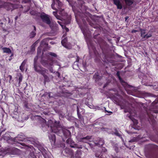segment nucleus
Here are the masks:
<instances>
[{
  "instance_id": "1",
  "label": "nucleus",
  "mask_w": 158,
  "mask_h": 158,
  "mask_svg": "<svg viewBox=\"0 0 158 158\" xmlns=\"http://www.w3.org/2000/svg\"><path fill=\"white\" fill-rule=\"evenodd\" d=\"M47 125L48 127H50L51 130V133H49L48 137L52 144L55 143L56 138L54 133L60 136H61L63 134L66 138L69 137L71 136V133L67 129L63 130L59 126V123L56 121H53L51 120H49Z\"/></svg>"
},
{
  "instance_id": "2",
  "label": "nucleus",
  "mask_w": 158,
  "mask_h": 158,
  "mask_svg": "<svg viewBox=\"0 0 158 158\" xmlns=\"http://www.w3.org/2000/svg\"><path fill=\"white\" fill-rule=\"evenodd\" d=\"M83 1H80L78 3L80 5H79L78 7L76 6V3L73 4L70 2H69V4L72 6L73 10L74 13L76 21L78 24H80L81 22L85 23L86 21H89V14L86 12L85 13V11H83L82 10V8L84 7V6L83 5Z\"/></svg>"
},
{
  "instance_id": "3",
  "label": "nucleus",
  "mask_w": 158,
  "mask_h": 158,
  "mask_svg": "<svg viewBox=\"0 0 158 158\" xmlns=\"http://www.w3.org/2000/svg\"><path fill=\"white\" fill-rule=\"evenodd\" d=\"M99 35L98 34L94 35V38L96 40L97 42L99 44L100 48L102 49V52L105 56H106L108 52V45L107 43L105 42L101 38H98V36Z\"/></svg>"
},
{
  "instance_id": "4",
  "label": "nucleus",
  "mask_w": 158,
  "mask_h": 158,
  "mask_svg": "<svg viewBox=\"0 0 158 158\" xmlns=\"http://www.w3.org/2000/svg\"><path fill=\"white\" fill-rule=\"evenodd\" d=\"M14 141L16 142L21 145L25 147L27 149L29 148V146L27 144L30 141L25 138L24 135H18V136L14 139Z\"/></svg>"
},
{
  "instance_id": "5",
  "label": "nucleus",
  "mask_w": 158,
  "mask_h": 158,
  "mask_svg": "<svg viewBox=\"0 0 158 158\" xmlns=\"http://www.w3.org/2000/svg\"><path fill=\"white\" fill-rule=\"evenodd\" d=\"M23 8L22 5L19 4H13L8 2H4L3 4V8H4L7 10L12 11L15 9L18 8Z\"/></svg>"
},
{
  "instance_id": "6",
  "label": "nucleus",
  "mask_w": 158,
  "mask_h": 158,
  "mask_svg": "<svg viewBox=\"0 0 158 158\" xmlns=\"http://www.w3.org/2000/svg\"><path fill=\"white\" fill-rule=\"evenodd\" d=\"M62 3L59 0H53V2L51 5L52 8L56 10H59V14L64 11V9L62 8Z\"/></svg>"
},
{
  "instance_id": "7",
  "label": "nucleus",
  "mask_w": 158,
  "mask_h": 158,
  "mask_svg": "<svg viewBox=\"0 0 158 158\" xmlns=\"http://www.w3.org/2000/svg\"><path fill=\"white\" fill-rule=\"evenodd\" d=\"M151 150L150 153V158H158V146L155 144H152L149 146Z\"/></svg>"
},
{
  "instance_id": "8",
  "label": "nucleus",
  "mask_w": 158,
  "mask_h": 158,
  "mask_svg": "<svg viewBox=\"0 0 158 158\" xmlns=\"http://www.w3.org/2000/svg\"><path fill=\"white\" fill-rule=\"evenodd\" d=\"M35 15L40 16L43 22L48 25H50L51 21L50 19V16L46 14L44 12L37 13H35Z\"/></svg>"
},
{
  "instance_id": "9",
  "label": "nucleus",
  "mask_w": 158,
  "mask_h": 158,
  "mask_svg": "<svg viewBox=\"0 0 158 158\" xmlns=\"http://www.w3.org/2000/svg\"><path fill=\"white\" fill-rule=\"evenodd\" d=\"M33 65L35 71L39 74H44V73H47L48 72L47 69L42 67L39 64Z\"/></svg>"
},
{
  "instance_id": "10",
  "label": "nucleus",
  "mask_w": 158,
  "mask_h": 158,
  "mask_svg": "<svg viewBox=\"0 0 158 158\" xmlns=\"http://www.w3.org/2000/svg\"><path fill=\"white\" fill-rule=\"evenodd\" d=\"M116 74L119 79L120 82L122 85L124 87L125 89L127 91V93H128L127 91L128 89L127 88H131L132 87V86L128 85L122 79L120 75V72L119 71H118L117 72Z\"/></svg>"
},
{
  "instance_id": "11",
  "label": "nucleus",
  "mask_w": 158,
  "mask_h": 158,
  "mask_svg": "<svg viewBox=\"0 0 158 158\" xmlns=\"http://www.w3.org/2000/svg\"><path fill=\"white\" fill-rule=\"evenodd\" d=\"M48 60L42 59L41 61V64L44 66L47 67L48 66H52L53 64V59L48 57Z\"/></svg>"
},
{
  "instance_id": "12",
  "label": "nucleus",
  "mask_w": 158,
  "mask_h": 158,
  "mask_svg": "<svg viewBox=\"0 0 158 158\" xmlns=\"http://www.w3.org/2000/svg\"><path fill=\"white\" fill-rule=\"evenodd\" d=\"M7 152L11 155H18L20 152V150L15 148H10L7 149Z\"/></svg>"
},
{
  "instance_id": "13",
  "label": "nucleus",
  "mask_w": 158,
  "mask_h": 158,
  "mask_svg": "<svg viewBox=\"0 0 158 158\" xmlns=\"http://www.w3.org/2000/svg\"><path fill=\"white\" fill-rule=\"evenodd\" d=\"M64 152L67 156L71 158L73 157V152L71 149L68 148H66L64 150Z\"/></svg>"
},
{
  "instance_id": "14",
  "label": "nucleus",
  "mask_w": 158,
  "mask_h": 158,
  "mask_svg": "<svg viewBox=\"0 0 158 158\" xmlns=\"http://www.w3.org/2000/svg\"><path fill=\"white\" fill-rule=\"evenodd\" d=\"M94 144L95 146L101 147L104 144V141L102 138H98L96 140Z\"/></svg>"
},
{
  "instance_id": "15",
  "label": "nucleus",
  "mask_w": 158,
  "mask_h": 158,
  "mask_svg": "<svg viewBox=\"0 0 158 158\" xmlns=\"http://www.w3.org/2000/svg\"><path fill=\"white\" fill-rule=\"evenodd\" d=\"M51 40V38L49 37L44 39L41 41L40 43V46L41 47L43 46L47 47L48 45L49 40Z\"/></svg>"
},
{
  "instance_id": "16",
  "label": "nucleus",
  "mask_w": 158,
  "mask_h": 158,
  "mask_svg": "<svg viewBox=\"0 0 158 158\" xmlns=\"http://www.w3.org/2000/svg\"><path fill=\"white\" fill-rule=\"evenodd\" d=\"M2 138L5 140L8 143H10V141L14 142V139L10 138V135L8 134H6L3 135Z\"/></svg>"
},
{
  "instance_id": "17",
  "label": "nucleus",
  "mask_w": 158,
  "mask_h": 158,
  "mask_svg": "<svg viewBox=\"0 0 158 158\" xmlns=\"http://www.w3.org/2000/svg\"><path fill=\"white\" fill-rule=\"evenodd\" d=\"M113 3L117 6L118 9H121L122 8V5L120 0H113Z\"/></svg>"
},
{
  "instance_id": "18",
  "label": "nucleus",
  "mask_w": 158,
  "mask_h": 158,
  "mask_svg": "<svg viewBox=\"0 0 158 158\" xmlns=\"http://www.w3.org/2000/svg\"><path fill=\"white\" fill-rule=\"evenodd\" d=\"M32 26L34 28V30L32 31L30 34L29 36L30 38H33L36 35V27L34 26Z\"/></svg>"
},
{
  "instance_id": "19",
  "label": "nucleus",
  "mask_w": 158,
  "mask_h": 158,
  "mask_svg": "<svg viewBox=\"0 0 158 158\" xmlns=\"http://www.w3.org/2000/svg\"><path fill=\"white\" fill-rule=\"evenodd\" d=\"M152 36V33L151 32H149L143 36L142 39L143 40V41L144 40L147 39L148 38L151 37Z\"/></svg>"
},
{
  "instance_id": "20",
  "label": "nucleus",
  "mask_w": 158,
  "mask_h": 158,
  "mask_svg": "<svg viewBox=\"0 0 158 158\" xmlns=\"http://www.w3.org/2000/svg\"><path fill=\"white\" fill-rule=\"evenodd\" d=\"M67 38H65L61 41L62 45L65 48H68V45H67Z\"/></svg>"
},
{
  "instance_id": "21",
  "label": "nucleus",
  "mask_w": 158,
  "mask_h": 158,
  "mask_svg": "<svg viewBox=\"0 0 158 158\" xmlns=\"http://www.w3.org/2000/svg\"><path fill=\"white\" fill-rule=\"evenodd\" d=\"M147 115L148 117V120L150 122L151 121L152 123H153L155 122V120L154 118V116L152 114H149L148 113H147Z\"/></svg>"
},
{
  "instance_id": "22",
  "label": "nucleus",
  "mask_w": 158,
  "mask_h": 158,
  "mask_svg": "<svg viewBox=\"0 0 158 158\" xmlns=\"http://www.w3.org/2000/svg\"><path fill=\"white\" fill-rule=\"evenodd\" d=\"M77 113L78 116V118L80 119L81 121L84 120L83 116L81 114L79 111V109L78 106L77 107Z\"/></svg>"
},
{
  "instance_id": "23",
  "label": "nucleus",
  "mask_w": 158,
  "mask_h": 158,
  "mask_svg": "<svg viewBox=\"0 0 158 158\" xmlns=\"http://www.w3.org/2000/svg\"><path fill=\"white\" fill-rule=\"evenodd\" d=\"M93 78L95 80L96 82H97L100 80V76L98 72L95 73L93 76Z\"/></svg>"
},
{
  "instance_id": "24",
  "label": "nucleus",
  "mask_w": 158,
  "mask_h": 158,
  "mask_svg": "<svg viewBox=\"0 0 158 158\" xmlns=\"http://www.w3.org/2000/svg\"><path fill=\"white\" fill-rule=\"evenodd\" d=\"M114 131H113L112 132L114 135L120 138H122L121 135L119 133L117 129L114 128Z\"/></svg>"
},
{
  "instance_id": "25",
  "label": "nucleus",
  "mask_w": 158,
  "mask_h": 158,
  "mask_svg": "<svg viewBox=\"0 0 158 158\" xmlns=\"http://www.w3.org/2000/svg\"><path fill=\"white\" fill-rule=\"evenodd\" d=\"M91 136L88 135L86 137L80 139L79 141L80 142H84L85 143H86V142L85 141H84V140L85 139H86L88 140L90 139H91Z\"/></svg>"
},
{
  "instance_id": "26",
  "label": "nucleus",
  "mask_w": 158,
  "mask_h": 158,
  "mask_svg": "<svg viewBox=\"0 0 158 158\" xmlns=\"http://www.w3.org/2000/svg\"><path fill=\"white\" fill-rule=\"evenodd\" d=\"M2 49L3 53L9 54L11 52V51L10 48L4 47L2 48Z\"/></svg>"
},
{
  "instance_id": "27",
  "label": "nucleus",
  "mask_w": 158,
  "mask_h": 158,
  "mask_svg": "<svg viewBox=\"0 0 158 158\" xmlns=\"http://www.w3.org/2000/svg\"><path fill=\"white\" fill-rule=\"evenodd\" d=\"M12 114H16V116H13V117L15 118V119H17L19 121H20L22 120V119H20L19 118V117L18 116V114H19L17 112L15 111Z\"/></svg>"
},
{
  "instance_id": "28",
  "label": "nucleus",
  "mask_w": 158,
  "mask_h": 158,
  "mask_svg": "<svg viewBox=\"0 0 158 158\" xmlns=\"http://www.w3.org/2000/svg\"><path fill=\"white\" fill-rule=\"evenodd\" d=\"M46 73H44V74H42L44 77V82H48L50 81L49 78V77L46 75H45Z\"/></svg>"
},
{
  "instance_id": "29",
  "label": "nucleus",
  "mask_w": 158,
  "mask_h": 158,
  "mask_svg": "<svg viewBox=\"0 0 158 158\" xmlns=\"http://www.w3.org/2000/svg\"><path fill=\"white\" fill-rule=\"evenodd\" d=\"M128 6L132 5L134 3L133 0H124Z\"/></svg>"
},
{
  "instance_id": "30",
  "label": "nucleus",
  "mask_w": 158,
  "mask_h": 158,
  "mask_svg": "<svg viewBox=\"0 0 158 158\" xmlns=\"http://www.w3.org/2000/svg\"><path fill=\"white\" fill-rule=\"evenodd\" d=\"M140 31L141 32L140 34V36L141 37H142V39L143 37V36H144L145 35V34L146 33L145 32V30L142 29H140Z\"/></svg>"
},
{
  "instance_id": "31",
  "label": "nucleus",
  "mask_w": 158,
  "mask_h": 158,
  "mask_svg": "<svg viewBox=\"0 0 158 158\" xmlns=\"http://www.w3.org/2000/svg\"><path fill=\"white\" fill-rule=\"evenodd\" d=\"M81 152H77L75 154V157L76 158H81Z\"/></svg>"
},
{
  "instance_id": "32",
  "label": "nucleus",
  "mask_w": 158,
  "mask_h": 158,
  "mask_svg": "<svg viewBox=\"0 0 158 158\" xmlns=\"http://www.w3.org/2000/svg\"><path fill=\"white\" fill-rule=\"evenodd\" d=\"M14 56V54L12 53L11 55L9 56V58H8L7 57H6V60L7 61H11L13 59V57Z\"/></svg>"
},
{
  "instance_id": "33",
  "label": "nucleus",
  "mask_w": 158,
  "mask_h": 158,
  "mask_svg": "<svg viewBox=\"0 0 158 158\" xmlns=\"http://www.w3.org/2000/svg\"><path fill=\"white\" fill-rule=\"evenodd\" d=\"M22 78L23 77L22 75H21L19 77V82L18 84V86H20L21 83L22 81Z\"/></svg>"
},
{
  "instance_id": "34",
  "label": "nucleus",
  "mask_w": 158,
  "mask_h": 158,
  "mask_svg": "<svg viewBox=\"0 0 158 158\" xmlns=\"http://www.w3.org/2000/svg\"><path fill=\"white\" fill-rule=\"evenodd\" d=\"M158 103V98H156L155 100L152 103V106H154L156 104Z\"/></svg>"
},
{
  "instance_id": "35",
  "label": "nucleus",
  "mask_w": 158,
  "mask_h": 158,
  "mask_svg": "<svg viewBox=\"0 0 158 158\" xmlns=\"http://www.w3.org/2000/svg\"><path fill=\"white\" fill-rule=\"evenodd\" d=\"M48 54L54 57H57V55L55 54V53L52 52H49L48 53Z\"/></svg>"
},
{
  "instance_id": "36",
  "label": "nucleus",
  "mask_w": 158,
  "mask_h": 158,
  "mask_svg": "<svg viewBox=\"0 0 158 158\" xmlns=\"http://www.w3.org/2000/svg\"><path fill=\"white\" fill-rule=\"evenodd\" d=\"M29 155L33 158H36V156L35 155V154L33 152H31L30 153Z\"/></svg>"
},
{
  "instance_id": "37",
  "label": "nucleus",
  "mask_w": 158,
  "mask_h": 158,
  "mask_svg": "<svg viewBox=\"0 0 158 158\" xmlns=\"http://www.w3.org/2000/svg\"><path fill=\"white\" fill-rule=\"evenodd\" d=\"M71 21V18L70 17H69L66 20L65 22L67 24H69L70 23Z\"/></svg>"
},
{
  "instance_id": "38",
  "label": "nucleus",
  "mask_w": 158,
  "mask_h": 158,
  "mask_svg": "<svg viewBox=\"0 0 158 158\" xmlns=\"http://www.w3.org/2000/svg\"><path fill=\"white\" fill-rule=\"evenodd\" d=\"M37 59H38V58L37 56L36 57H35L34 58V60L33 65H34L35 64H38L37 62Z\"/></svg>"
},
{
  "instance_id": "39",
  "label": "nucleus",
  "mask_w": 158,
  "mask_h": 158,
  "mask_svg": "<svg viewBox=\"0 0 158 158\" xmlns=\"http://www.w3.org/2000/svg\"><path fill=\"white\" fill-rule=\"evenodd\" d=\"M27 60L25 59V60H24V61L22 63L21 65L24 67L27 62Z\"/></svg>"
},
{
  "instance_id": "40",
  "label": "nucleus",
  "mask_w": 158,
  "mask_h": 158,
  "mask_svg": "<svg viewBox=\"0 0 158 158\" xmlns=\"http://www.w3.org/2000/svg\"><path fill=\"white\" fill-rule=\"evenodd\" d=\"M0 26H1V27L3 29V30H5L4 29V24L3 23L1 22V21H0Z\"/></svg>"
},
{
  "instance_id": "41",
  "label": "nucleus",
  "mask_w": 158,
  "mask_h": 158,
  "mask_svg": "<svg viewBox=\"0 0 158 158\" xmlns=\"http://www.w3.org/2000/svg\"><path fill=\"white\" fill-rule=\"evenodd\" d=\"M41 48L42 47L40 46L37 49V53L38 54L41 53Z\"/></svg>"
},
{
  "instance_id": "42",
  "label": "nucleus",
  "mask_w": 158,
  "mask_h": 158,
  "mask_svg": "<svg viewBox=\"0 0 158 158\" xmlns=\"http://www.w3.org/2000/svg\"><path fill=\"white\" fill-rule=\"evenodd\" d=\"M4 2L1 0H0V8H3Z\"/></svg>"
},
{
  "instance_id": "43",
  "label": "nucleus",
  "mask_w": 158,
  "mask_h": 158,
  "mask_svg": "<svg viewBox=\"0 0 158 158\" xmlns=\"http://www.w3.org/2000/svg\"><path fill=\"white\" fill-rule=\"evenodd\" d=\"M133 121L134 123V125H136L138 123V120H137L136 119H134V120H133Z\"/></svg>"
},
{
  "instance_id": "44",
  "label": "nucleus",
  "mask_w": 158,
  "mask_h": 158,
  "mask_svg": "<svg viewBox=\"0 0 158 158\" xmlns=\"http://www.w3.org/2000/svg\"><path fill=\"white\" fill-rule=\"evenodd\" d=\"M24 67L23 66H22L21 65L20 66L19 69L21 70V72H23L24 71Z\"/></svg>"
},
{
  "instance_id": "45",
  "label": "nucleus",
  "mask_w": 158,
  "mask_h": 158,
  "mask_svg": "<svg viewBox=\"0 0 158 158\" xmlns=\"http://www.w3.org/2000/svg\"><path fill=\"white\" fill-rule=\"evenodd\" d=\"M57 22L63 28H64V25L63 24V23L62 22L58 21Z\"/></svg>"
},
{
  "instance_id": "46",
  "label": "nucleus",
  "mask_w": 158,
  "mask_h": 158,
  "mask_svg": "<svg viewBox=\"0 0 158 158\" xmlns=\"http://www.w3.org/2000/svg\"><path fill=\"white\" fill-rule=\"evenodd\" d=\"M63 29H64L66 31V32H68L69 31V29L68 28H67V27H66L65 25H64V28Z\"/></svg>"
},
{
  "instance_id": "47",
  "label": "nucleus",
  "mask_w": 158,
  "mask_h": 158,
  "mask_svg": "<svg viewBox=\"0 0 158 158\" xmlns=\"http://www.w3.org/2000/svg\"><path fill=\"white\" fill-rule=\"evenodd\" d=\"M107 151V149L104 147H103L102 149V152H105Z\"/></svg>"
},
{
  "instance_id": "48",
  "label": "nucleus",
  "mask_w": 158,
  "mask_h": 158,
  "mask_svg": "<svg viewBox=\"0 0 158 158\" xmlns=\"http://www.w3.org/2000/svg\"><path fill=\"white\" fill-rule=\"evenodd\" d=\"M55 17L57 19L59 20H61V17L60 16L58 15L56 16Z\"/></svg>"
},
{
  "instance_id": "49",
  "label": "nucleus",
  "mask_w": 158,
  "mask_h": 158,
  "mask_svg": "<svg viewBox=\"0 0 158 158\" xmlns=\"http://www.w3.org/2000/svg\"><path fill=\"white\" fill-rule=\"evenodd\" d=\"M94 54L96 55V56H100V55L96 51V50H94Z\"/></svg>"
},
{
  "instance_id": "50",
  "label": "nucleus",
  "mask_w": 158,
  "mask_h": 158,
  "mask_svg": "<svg viewBox=\"0 0 158 158\" xmlns=\"http://www.w3.org/2000/svg\"><path fill=\"white\" fill-rule=\"evenodd\" d=\"M114 150L117 153L118 152L119 149L118 148L115 147H114Z\"/></svg>"
},
{
  "instance_id": "51",
  "label": "nucleus",
  "mask_w": 158,
  "mask_h": 158,
  "mask_svg": "<svg viewBox=\"0 0 158 158\" xmlns=\"http://www.w3.org/2000/svg\"><path fill=\"white\" fill-rule=\"evenodd\" d=\"M59 10H56V11H53V15L55 16H56L57 14V12Z\"/></svg>"
},
{
  "instance_id": "52",
  "label": "nucleus",
  "mask_w": 158,
  "mask_h": 158,
  "mask_svg": "<svg viewBox=\"0 0 158 158\" xmlns=\"http://www.w3.org/2000/svg\"><path fill=\"white\" fill-rule=\"evenodd\" d=\"M24 106L27 108H28L27 105V102H25L24 103Z\"/></svg>"
},
{
  "instance_id": "53",
  "label": "nucleus",
  "mask_w": 158,
  "mask_h": 158,
  "mask_svg": "<svg viewBox=\"0 0 158 158\" xmlns=\"http://www.w3.org/2000/svg\"><path fill=\"white\" fill-rule=\"evenodd\" d=\"M108 83L107 82L103 86V88L104 89L108 85Z\"/></svg>"
},
{
  "instance_id": "54",
  "label": "nucleus",
  "mask_w": 158,
  "mask_h": 158,
  "mask_svg": "<svg viewBox=\"0 0 158 158\" xmlns=\"http://www.w3.org/2000/svg\"><path fill=\"white\" fill-rule=\"evenodd\" d=\"M80 58L78 56H77V58L76 60V62H78L79 61Z\"/></svg>"
},
{
  "instance_id": "55",
  "label": "nucleus",
  "mask_w": 158,
  "mask_h": 158,
  "mask_svg": "<svg viewBox=\"0 0 158 158\" xmlns=\"http://www.w3.org/2000/svg\"><path fill=\"white\" fill-rule=\"evenodd\" d=\"M138 31L135 30H133L131 31V33H136L137 32H138Z\"/></svg>"
},
{
  "instance_id": "56",
  "label": "nucleus",
  "mask_w": 158,
  "mask_h": 158,
  "mask_svg": "<svg viewBox=\"0 0 158 158\" xmlns=\"http://www.w3.org/2000/svg\"><path fill=\"white\" fill-rule=\"evenodd\" d=\"M49 70L50 72H51L52 73L53 72V70L52 67H50V68H49Z\"/></svg>"
},
{
  "instance_id": "57",
  "label": "nucleus",
  "mask_w": 158,
  "mask_h": 158,
  "mask_svg": "<svg viewBox=\"0 0 158 158\" xmlns=\"http://www.w3.org/2000/svg\"><path fill=\"white\" fill-rule=\"evenodd\" d=\"M26 86L24 89V92L25 93L26 92V87L27 86V84L26 83Z\"/></svg>"
},
{
  "instance_id": "58",
  "label": "nucleus",
  "mask_w": 158,
  "mask_h": 158,
  "mask_svg": "<svg viewBox=\"0 0 158 158\" xmlns=\"http://www.w3.org/2000/svg\"><path fill=\"white\" fill-rule=\"evenodd\" d=\"M95 156L96 157H98V158H99V156H100L99 155H98L97 153L95 154Z\"/></svg>"
},
{
  "instance_id": "59",
  "label": "nucleus",
  "mask_w": 158,
  "mask_h": 158,
  "mask_svg": "<svg viewBox=\"0 0 158 158\" xmlns=\"http://www.w3.org/2000/svg\"><path fill=\"white\" fill-rule=\"evenodd\" d=\"M9 77L10 78V81L12 79V76L10 75H9Z\"/></svg>"
},
{
  "instance_id": "60",
  "label": "nucleus",
  "mask_w": 158,
  "mask_h": 158,
  "mask_svg": "<svg viewBox=\"0 0 158 158\" xmlns=\"http://www.w3.org/2000/svg\"><path fill=\"white\" fill-rule=\"evenodd\" d=\"M66 48L68 49H71V47H70V46H68V48Z\"/></svg>"
},
{
  "instance_id": "61",
  "label": "nucleus",
  "mask_w": 158,
  "mask_h": 158,
  "mask_svg": "<svg viewBox=\"0 0 158 158\" xmlns=\"http://www.w3.org/2000/svg\"><path fill=\"white\" fill-rule=\"evenodd\" d=\"M18 16H16L15 18V20H16L18 19Z\"/></svg>"
},
{
  "instance_id": "62",
  "label": "nucleus",
  "mask_w": 158,
  "mask_h": 158,
  "mask_svg": "<svg viewBox=\"0 0 158 158\" xmlns=\"http://www.w3.org/2000/svg\"><path fill=\"white\" fill-rule=\"evenodd\" d=\"M73 56L72 54H70V55H69V57H73V56Z\"/></svg>"
},
{
  "instance_id": "63",
  "label": "nucleus",
  "mask_w": 158,
  "mask_h": 158,
  "mask_svg": "<svg viewBox=\"0 0 158 158\" xmlns=\"http://www.w3.org/2000/svg\"><path fill=\"white\" fill-rule=\"evenodd\" d=\"M128 16L126 17L125 18V21H126L127 20V19H128Z\"/></svg>"
},
{
  "instance_id": "64",
  "label": "nucleus",
  "mask_w": 158,
  "mask_h": 158,
  "mask_svg": "<svg viewBox=\"0 0 158 158\" xmlns=\"http://www.w3.org/2000/svg\"><path fill=\"white\" fill-rule=\"evenodd\" d=\"M134 142V141L133 140H131L129 141V142Z\"/></svg>"
}]
</instances>
